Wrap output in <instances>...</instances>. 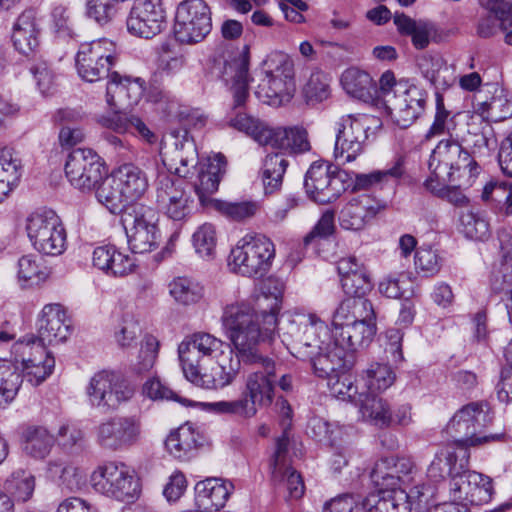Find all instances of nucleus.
<instances>
[{"label": "nucleus", "mask_w": 512, "mask_h": 512, "mask_svg": "<svg viewBox=\"0 0 512 512\" xmlns=\"http://www.w3.org/2000/svg\"><path fill=\"white\" fill-rule=\"evenodd\" d=\"M261 316L262 325L259 315L246 304L230 305L224 310L223 326L243 362L265 357L258 353L257 346L261 341L271 342L275 337L277 317L267 313V309L262 310Z\"/></svg>", "instance_id": "obj_1"}, {"label": "nucleus", "mask_w": 512, "mask_h": 512, "mask_svg": "<svg viewBox=\"0 0 512 512\" xmlns=\"http://www.w3.org/2000/svg\"><path fill=\"white\" fill-rule=\"evenodd\" d=\"M172 135L176 138L171 159L175 165V173L179 177L187 178L191 169L197 170L194 188L200 203L205 206L210 202L209 196L218 190L221 177L226 172V158L222 154H215L207 162L198 163L197 148L188 137V132L184 130L181 138L178 134L174 135V132Z\"/></svg>", "instance_id": "obj_2"}, {"label": "nucleus", "mask_w": 512, "mask_h": 512, "mask_svg": "<svg viewBox=\"0 0 512 512\" xmlns=\"http://www.w3.org/2000/svg\"><path fill=\"white\" fill-rule=\"evenodd\" d=\"M491 422L492 417L488 403L477 401L460 408L450 420L448 429L457 435L455 442L463 447L503 440L504 433L489 435L483 433V429Z\"/></svg>", "instance_id": "obj_3"}, {"label": "nucleus", "mask_w": 512, "mask_h": 512, "mask_svg": "<svg viewBox=\"0 0 512 512\" xmlns=\"http://www.w3.org/2000/svg\"><path fill=\"white\" fill-rule=\"evenodd\" d=\"M250 47L226 51L212 60L210 73L228 86L233 94L234 106H242L249 96Z\"/></svg>", "instance_id": "obj_4"}, {"label": "nucleus", "mask_w": 512, "mask_h": 512, "mask_svg": "<svg viewBox=\"0 0 512 512\" xmlns=\"http://www.w3.org/2000/svg\"><path fill=\"white\" fill-rule=\"evenodd\" d=\"M428 168L446 179L448 175L455 180L467 177L468 181L481 172L479 161L453 138L439 141L431 152Z\"/></svg>", "instance_id": "obj_5"}, {"label": "nucleus", "mask_w": 512, "mask_h": 512, "mask_svg": "<svg viewBox=\"0 0 512 512\" xmlns=\"http://www.w3.org/2000/svg\"><path fill=\"white\" fill-rule=\"evenodd\" d=\"M25 229L33 247L46 256H60L66 249V231L50 209L37 210L26 219Z\"/></svg>", "instance_id": "obj_6"}, {"label": "nucleus", "mask_w": 512, "mask_h": 512, "mask_svg": "<svg viewBox=\"0 0 512 512\" xmlns=\"http://www.w3.org/2000/svg\"><path fill=\"white\" fill-rule=\"evenodd\" d=\"M229 344L212 334L197 332L186 337L178 347L179 359L185 377L194 382L202 374V365L224 355Z\"/></svg>", "instance_id": "obj_7"}, {"label": "nucleus", "mask_w": 512, "mask_h": 512, "mask_svg": "<svg viewBox=\"0 0 512 512\" xmlns=\"http://www.w3.org/2000/svg\"><path fill=\"white\" fill-rule=\"evenodd\" d=\"M95 491L119 501L131 502L140 494V483L134 470L124 463L108 462L91 475Z\"/></svg>", "instance_id": "obj_8"}, {"label": "nucleus", "mask_w": 512, "mask_h": 512, "mask_svg": "<svg viewBox=\"0 0 512 512\" xmlns=\"http://www.w3.org/2000/svg\"><path fill=\"white\" fill-rule=\"evenodd\" d=\"M211 30V11L204 0H185L177 6L174 35L179 43L198 44Z\"/></svg>", "instance_id": "obj_9"}, {"label": "nucleus", "mask_w": 512, "mask_h": 512, "mask_svg": "<svg viewBox=\"0 0 512 512\" xmlns=\"http://www.w3.org/2000/svg\"><path fill=\"white\" fill-rule=\"evenodd\" d=\"M350 174L337 166L326 163H313L306 172L304 188L307 195L317 203L335 201L350 188Z\"/></svg>", "instance_id": "obj_10"}, {"label": "nucleus", "mask_w": 512, "mask_h": 512, "mask_svg": "<svg viewBox=\"0 0 512 512\" xmlns=\"http://www.w3.org/2000/svg\"><path fill=\"white\" fill-rule=\"evenodd\" d=\"M134 392L133 386L121 373L109 370L96 373L87 386L91 404L108 410H115L129 401Z\"/></svg>", "instance_id": "obj_11"}, {"label": "nucleus", "mask_w": 512, "mask_h": 512, "mask_svg": "<svg viewBox=\"0 0 512 512\" xmlns=\"http://www.w3.org/2000/svg\"><path fill=\"white\" fill-rule=\"evenodd\" d=\"M115 61V45L108 39L82 43L75 58L78 75L91 83L110 78Z\"/></svg>", "instance_id": "obj_12"}, {"label": "nucleus", "mask_w": 512, "mask_h": 512, "mask_svg": "<svg viewBox=\"0 0 512 512\" xmlns=\"http://www.w3.org/2000/svg\"><path fill=\"white\" fill-rule=\"evenodd\" d=\"M286 333L291 337L292 355L303 361L324 346L321 338L328 336V327L315 315H303L289 321Z\"/></svg>", "instance_id": "obj_13"}, {"label": "nucleus", "mask_w": 512, "mask_h": 512, "mask_svg": "<svg viewBox=\"0 0 512 512\" xmlns=\"http://www.w3.org/2000/svg\"><path fill=\"white\" fill-rule=\"evenodd\" d=\"M253 366V370L247 375L243 394L248 398L253 408L270 406L275 397L277 383V364L269 356L245 362Z\"/></svg>", "instance_id": "obj_14"}, {"label": "nucleus", "mask_w": 512, "mask_h": 512, "mask_svg": "<svg viewBox=\"0 0 512 512\" xmlns=\"http://www.w3.org/2000/svg\"><path fill=\"white\" fill-rule=\"evenodd\" d=\"M69 182L81 191H92L103 180L107 171L99 155L89 148L72 150L65 163Z\"/></svg>", "instance_id": "obj_15"}, {"label": "nucleus", "mask_w": 512, "mask_h": 512, "mask_svg": "<svg viewBox=\"0 0 512 512\" xmlns=\"http://www.w3.org/2000/svg\"><path fill=\"white\" fill-rule=\"evenodd\" d=\"M141 436V420L136 415H115L101 422L96 429L100 447L119 451L135 445Z\"/></svg>", "instance_id": "obj_16"}, {"label": "nucleus", "mask_w": 512, "mask_h": 512, "mask_svg": "<svg viewBox=\"0 0 512 512\" xmlns=\"http://www.w3.org/2000/svg\"><path fill=\"white\" fill-rule=\"evenodd\" d=\"M13 349L21 357L22 368H19V371L22 375V382L26 380L32 386H38L53 372L54 357L43 345H35L34 335L17 341Z\"/></svg>", "instance_id": "obj_17"}, {"label": "nucleus", "mask_w": 512, "mask_h": 512, "mask_svg": "<svg viewBox=\"0 0 512 512\" xmlns=\"http://www.w3.org/2000/svg\"><path fill=\"white\" fill-rule=\"evenodd\" d=\"M158 208L173 221H184L193 209L194 200L183 180L162 174L156 184Z\"/></svg>", "instance_id": "obj_18"}, {"label": "nucleus", "mask_w": 512, "mask_h": 512, "mask_svg": "<svg viewBox=\"0 0 512 512\" xmlns=\"http://www.w3.org/2000/svg\"><path fill=\"white\" fill-rule=\"evenodd\" d=\"M128 32L136 37L152 39L167 27L162 0H135L126 20Z\"/></svg>", "instance_id": "obj_19"}, {"label": "nucleus", "mask_w": 512, "mask_h": 512, "mask_svg": "<svg viewBox=\"0 0 512 512\" xmlns=\"http://www.w3.org/2000/svg\"><path fill=\"white\" fill-rule=\"evenodd\" d=\"M369 118L366 115L354 117L343 116L338 123L334 157L342 164L354 161L364 149L368 138L367 131Z\"/></svg>", "instance_id": "obj_20"}, {"label": "nucleus", "mask_w": 512, "mask_h": 512, "mask_svg": "<svg viewBox=\"0 0 512 512\" xmlns=\"http://www.w3.org/2000/svg\"><path fill=\"white\" fill-rule=\"evenodd\" d=\"M416 472L414 462L407 457H385L378 460L370 478L377 489H401L400 486L413 482Z\"/></svg>", "instance_id": "obj_21"}, {"label": "nucleus", "mask_w": 512, "mask_h": 512, "mask_svg": "<svg viewBox=\"0 0 512 512\" xmlns=\"http://www.w3.org/2000/svg\"><path fill=\"white\" fill-rule=\"evenodd\" d=\"M427 92L415 85L405 87L399 94H393L392 99H386L396 123L409 127L425 110Z\"/></svg>", "instance_id": "obj_22"}, {"label": "nucleus", "mask_w": 512, "mask_h": 512, "mask_svg": "<svg viewBox=\"0 0 512 512\" xmlns=\"http://www.w3.org/2000/svg\"><path fill=\"white\" fill-rule=\"evenodd\" d=\"M70 319L60 304H47L43 307L38 320V335L35 345H46L65 341L70 334Z\"/></svg>", "instance_id": "obj_23"}, {"label": "nucleus", "mask_w": 512, "mask_h": 512, "mask_svg": "<svg viewBox=\"0 0 512 512\" xmlns=\"http://www.w3.org/2000/svg\"><path fill=\"white\" fill-rule=\"evenodd\" d=\"M315 354L306 361L310 363L313 373L319 378L329 380L337 373L350 371L355 364V355L342 349L335 342L323 346Z\"/></svg>", "instance_id": "obj_24"}, {"label": "nucleus", "mask_w": 512, "mask_h": 512, "mask_svg": "<svg viewBox=\"0 0 512 512\" xmlns=\"http://www.w3.org/2000/svg\"><path fill=\"white\" fill-rule=\"evenodd\" d=\"M409 175L406 168V160L399 156L392 165L383 170H374L370 173H355L354 180L350 176L349 184L352 191L369 190L372 188L383 189L388 186L395 187L406 183Z\"/></svg>", "instance_id": "obj_25"}, {"label": "nucleus", "mask_w": 512, "mask_h": 512, "mask_svg": "<svg viewBox=\"0 0 512 512\" xmlns=\"http://www.w3.org/2000/svg\"><path fill=\"white\" fill-rule=\"evenodd\" d=\"M385 208L368 194L353 196L339 213L340 226L345 230L360 231Z\"/></svg>", "instance_id": "obj_26"}, {"label": "nucleus", "mask_w": 512, "mask_h": 512, "mask_svg": "<svg viewBox=\"0 0 512 512\" xmlns=\"http://www.w3.org/2000/svg\"><path fill=\"white\" fill-rule=\"evenodd\" d=\"M143 91V81L140 78L132 81L112 72L106 86V102L111 109L132 107L139 102Z\"/></svg>", "instance_id": "obj_27"}, {"label": "nucleus", "mask_w": 512, "mask_h": 512, "mask_svg": "<svg viewBox=\"0 0 512 512\" xmlns=\"http://www.w3.org/2000/svg\"><path fill=\"white\" fill-rule=\"evenodd\" d=\"M40 23L34 9L24 10L16 19L12 30V41L19 53L29 57L39 48Z\"/></svg>", "instance_id": "obj_28"}, {"label": "nucleus", "mask_w": 512, "mask_h": 512, "mask_svg": "<svg viewBox=\"0 0 512 512\" xmlns=\"http://www.w3.org/2000/svg\"><path fill=\"white\" fill-rule=\"evenodd\" d=\"M234 486L219 478H207L195 486V502L198 511L213 512L223 508Z\"/></svg>", "instance_id": "obj_29"}, {"label": "nucleus", "mask_w": 512, "mask_h": 512, "mask_svg": "<svg viewBox=\"0 0 512 512\" xmlns=\"http://www.w3.org/2000/svg\"><path fill=\"white\" fill-rule=\"evenodd\" d=\"M226 350L227 353L224 352V355L218 358V367L216 368L215 375L211 376L202 373L193 384L206 389H218L234 381L240 371L241 361L243 360L238 352L236 355L233 354L230 346Z\"/></svg>", "instance_id": "obj_30"}, {"label": "nucleus", "mask_w": 512, "mask_h": 512, "mask_svg": "<svg viewBox=\"0 0 512 512\" xmlns=\"http://www.w3.org/2000/svg\"><path fill=\"white\" fill-rule=\"evenodd\" d=\"M112 110V114L102 115L98 118L97 121L102 127L120 134H138L148 143L156 141V135L139 117L122 112L121 109Z\"/></svg>", "instance_id": "obj_31"}, {"label": "nucleus", "mask_w": 512, "mask_h": 512, "mask_svg": "<svg viewBox=\"0 0 512 512\" xmlns=\"http://www.w3.org/2000/svg\"><path fill=\"white\" fill-rule=\"evenodd\" d=\"M203 442V436L196 431L193 425L185 423L168 435L165 447L175 458L186 460L194 456Z\"/></svg>", "instance_id": "obj_32"}, {"label": "nucleus", "mask_w": 512, "mask_h": 512, "mask_svg": "<svg viewBox=\"0 0 512 512\" xmlns=\"http://www.w3.org/2000/svg\"><path fill=\"white\" fill-rule=\"evenodd\" d=\"M393 21L400 34L411 36L412 44L416 49H425L431 40H436L438 29L429 20H414L404 13L396 12Z\"/></svg>", "instance_id": "obj_33"}, {"label": "nucleus", "mask_w": 512, "mask_h": 512, "mask_svg": "<svg viewBox=\"0 0 512 512\" xmlns=\"http://www.w3.org/2000/svg\"><path fill=\"white\" fill-rule=\"evenodd\" d=\"M255 88V96L263 103L281 106L291 100L295 91L294 80L261 75Z\"/></svg>", "instance_id": "obj_34"}, {"label": "nucleus", "mask_w": 512, "mask_h": 512, "mask_svg": "<svg viewBox=\"0 0 512 512\" xmlns=\"http://www.w3.org/2000/svg\"><path fill=\"white\" fill-rule=\"evenodd\" d=\"M366 512H411L404 489H377L364 499Z\"/></svg>", "instance_id": "obj_35"}, {"label": "nucleus", "mask_w": 512, "mask_h": 512, "mask_svg": "<svg viewBox=\"0 0 512 512\" xmlns=\"http://www.w3.org/2000/svg\"><path fill=\"white\" fill-rule=\"evenodd\" d=\"M376 334V324L353 323L333 331L334 342L347 352L353 353L367 347Z\"/></svg>", "instance_id": "obj_36"}, {"label": "nucleus", "mask_w": 512, "mask_h": 512, "mask_svg": "<svg viewBox=\"0 0 512 512\" xmlns=\"http://www.w3.org/2000/svg\"><path fill=\"white\" fill-rule=\"evenodd\" d=\"M445 465L448 467V475L450 476V493L454 501L468 504L471 493V482H473V474L475 471L465 469V464L457 463V455L455 452H448L445 457Z\"/></svg>", "instance_id": "obj_37"}, {"label": "nucleus", "mask_w": 512, "mask_h": 512, "mask_svg": "<svg viewBox=\"0 0 512 512\" xmlns=\"http://www.w3.org/2000/svg\"><path fill=\"white\" fill-rule=\"evenodd\" d=\"M23 453L36 460L45 459L51 452L55 438L43 426H27L21 432Z\"/></svg>", "instance_id": "obj_38"}, {"label": "nucleus", "mask_w": 512, "mask_h": 512, "mask_svg": "<svg viewBox=\"0 0 512 512\" xmlns=\"http://www.w3.org/2000/svg\"><path fill=\"white\" fill-rule=\"evenodd\" d=\"M112 174L130 202L141 198L148 189L146 173L132 163L119 166Z\"/></svg>", "instance_id": "obj_39"}, {"label": "nucleus", "mask_w": 512, "mask_h": 512, "mask_svg": "<svg viewBox=\"0 0 512 512\" xmlns=\"http://www.w3.org/2000/svg\"><path fill=\"white\" fill-rule=\"evenodd\" d=\"M267 146L295 154L310 150L307 131L301 127L273 128Z\"/></svg>", "instance_id": "obj_40"}, {"label": "nucleus", "mask_w": 512, "mask_h": 512, "mask_svg": "<svg viewBox=\"0 0 512 512\" xmlns=\"http://www.w3.org/2000/svg\"><path fill=\"white\" fill-rule=\"evenodd\" d=\"M23 173V164L19 153L13 148L0 150V202L18 184Z\"/></svg>", "instance_id": "obj_41"}, {"label": "nucleus", "mask_w": 512, "mask_h": 512, "mask_svg": "<svg viewBox=\"0 0 512 512\" xmlns=\"http://www.w3.org/2000/svg\"><path fill=\"white\" fill-rule=\"evenodd\" d=\"M343 89L352 97L364 102L373 99L376 85L371 76L358 68L352 67L345 70L341 76Z\"/></svg>", "instance_id": "obj_42"}, {"label": "nucleus", "mask_w": 512, "mask_h": 512, "mask_svg": "<svg viewBox=\"0 0 512 512\" xmlns=\"http://www.w3.org/2000/svg\"><path fill=\"white\" fill-rule=\"evenodd\" d=\"M97 200L112 214L122 213L131 203L117 183L114 175H105L100 184L95 188Z\"/></svg>", "instance_id": "obj_43"}, {"label": "nucleus", "mask_w": 512, "mask_h": 512, "mask_svg": "<svg viewBox=\"0 0 512 512\" xmlns=\"http://www.w3.org/2000/svg\"><path fill=\"white\" fill-rule=\"evenodd\" d=\"M468 144L472 149L470 153L476 160L489 156L497 146V138L492 125L487 121H480L478 125L471 124L468 129Z\"/></svg>", "instance_id": "obj_44"}, {"label": "nucleus", "mask_w": 512, "mask_h": 512, "mask_svg": "<svg viewBox=\"0 0 512 512\" xmlns=\"http://www.w3.org/2000/svg\"><path fill=\"white\" fill-rule=\"evenodd\" d=\"M36 477L28 470L18 468L5 480L4 489L17 503H26L34 495Z\"/></svg>", "instance_id": "obj_45"}, {"label": "nucleus", "mask_w": 512, "mask_h": 512, "mask_svg": "<svg viewBox=\"0 0 512 512\" xmlns=\"http://www.w3.org/2000/svg\"><path fill=\"white\" fill-rule=\"evenodd\" d=\"M360 411L364 418L369 419L379 428H388L391 421L389 402L376 393L360 394Z\"/></svg>", "instance_id": "obj_46"}, {"label": "nucleus", "mask_w": 512, "mask_h": 512, "mask_svg": "<svg viewBox=\"0 0 512 512\" xmlns=\"http://www.w3.org/2000/svg\"><path fill=\"white\" fill-rule=\"evenodd\" d=\"M158 215L155 209L142 203L131 202L121 213V222L125 230L157 229Z\"/></svg>", "instance_id": "obj_47"}, {"label": "nucleus", "mask_w": 512, "mask_h": 512, "mask_svg": "<svg viewBox=\"0 0 512 512\" xmlns=\"http://www.w3.org/2000/svg\"><path fill=\"white\" fill-rule=\"evenodd\" d=\"M230 126L250 136L262 146H267L273 127L265 121L247 113H237L230 120Z\"/></svg>", "instance_id": "obj_48"}, {"label": "nucleus", "mask_w": 512, "mask_h": 512, "mask_svg": "<svg viewBox=\"0 0 512 512\" xmlns=\"http://www.w3.org/2000/svg\"><path fill=\"white\" fill-rule=\"evenodd\" d=\"M51 270L44 258H19L18 281L22 288H30L45 282Z\"/></svg>", "instance_id": "obj_49"}, {"label": "nucleus", "mask_w": 512, "mask_h": 512, "mask_svg": "<svg viewBox=\"0 0 512 512\" xmlns=\"http://www.w3.org/2000/svg\"><path fill=\"white\" fill-rule=\"evenodd\" d=\"M288 161L282 153L268 154L262 167V182L265 194H272L281 185L286 172Z\"/></svg>", "instance_id": "obj_50"}, {"label": "nucleus", "mask_w": 512, "mask_h": 512, "mask_svg": "<svg viewBox=\"0 0 512 512\" xmlns=\"http://www.w3.org/2000/svg\"><path fill=\"white\" fill-rule=\"evenodd\" d=\"M22 385L19 367L7 361H0V406L13 401Z\"/></svg>", "instance_id": "obj_51"}, {"label": "nucleus", "mask_w": 512, "mask_h": 512, "mask_svg": "<svg viewBox=\"0 0 512 512\" xmlns=\"http://www.w3.org/2000/svg\"><path fill=\"white\" fill-rule=\"evenodd\" d=\"M22 385L19 367L7 361H0V406L13 401Z\"/></svg>", "instance_id": "obj_52"}, {"label": "nucleus", "mask_w": 512, "mask_h": 512, "mask_svg": "<svg viewBox=\"0 0 512 512\" xmlns=\"http://www.w3.org/2000/svg\"><path fill=\"white\" fill-rule=\"evenodd\" d=\"M395 373L392 368L385 363H371L362 372V379L368 393L381 392L389 388L395 381Z\"/></svg>", "instance_id": "obj_53"}, {"label": "nucleus", "mask_w": 512, "mask_h": 512, "mask_svg": "<svg viewBox=\"0 0 512 512\" xmlns=\"http://www.w3.org/2000/svg\"><path fill=\"white\" fill-rule=\"evenodd\" d=\"M232 256H275L272 241L262 234H247L231 250Z\"/></svg>", "instance_id": "obj_54"}, {"label": "nucleus", "mask_w": 512, "mask_h": 512, "mask_svg": "<svg viewBox=\"0 0 512 512\" xmlns=\"http://www.w3.org/2000/svg\"><path fill=\"white\" fill-rule=\"evenodd\" d=\"M261 75L294 80V61L285 52L272 51L261 62Z\"/></svg>", "instance_id": "obj_55"}, {"label": "nucleus", "mask_w": 512, "mask_h": 512, "mask_svg": "<svg viewBox=\"0 0 512 512\" xmlns=\"http://www.w3.org/2000/svg\"><path fill=\"white\" fill-rule=\"evenodd\" d=\"M379 291L388 298L410 299L415 297L414 283L408 274L388 276L379 284Z\"/></svg>", "instance_id": "obj_56"}, {"label": "nucleus", "mask_w": 512, "mask_h": 512, "mask_svg": "<svg viewBox=\"0 0 512 512\" xmlns=\"http://www.w3.org/2000/svg\"><path fill=\"white\" fill-rule=\"evenodd\" d=\"M484 201L499 204V213L512 216V183H488L482 192Z\"/></svg>", "instance_id": "obj_57"}, {"label": "nucleus", "mask_w": 512, "mask_h": 512, "mask_svg": "<svg viewBox=\"0 0 512 512\" xmlns=\"http://www.w3.org/2000/svg\"><path fill=\"white\" fill-rule=\"evenodd\" d=\"M283 283L273 277L261 281L259 284V294L256 296L258 306L263 308L264 305L261 301H270L266 305L267 313H273L277 317L278 312L281 309L282 295H283Z\"/></svg>", "instance_id": "obj_58"}, {"label": "nucleus", "mask_w": 512, "mask_h": 512, "mask_svg": "<svg viewBox=\"0 0 512 512\" xmlns=\"http://www.w3.org/2000/svg\"><path fill=\"white\" fill-rule=\"evenodd\" d=\"M228 268L232 273L245 277H262L271 267V258H233Z\"/></svg>", "instance_id": "obj_59"}, {"label": "nucleus", "mask_w": 512, "mask_h": 512, "mask_svg": "<svg viewBox=\"0 0 512 512\" xmlns=\"http://www.w3.org/2000/svg\"><path fill=\"white\" fill-rule=\"evenodd\" d=\"M169 287L172 297L184 305L196 303L203 295V288L186 277L175 278Z\"/></svg>", "instance_id": "obj_60"}, {"label": "nucleus", "mask_w": 512, "mask_h": 512, "mask_svg": "<svg viewBox=\"0 0 512 512\" xmlns=\"http://www.w3.org/2000/svg\"><path fill=\"white\" fill-rule=\"evenodd\" d=\"M211 203L217 211L235 221L252 217L259 210V203L255 201L227 202L211 200Z\"/></svg>", "instance_id": "obj_61"}, {"label": "nucleus", "mask_w": 512, "mask_h": 512, "mask_svg": "<svg viewBox=\"0 0 512 512\" xmlns=\"http://www.w3.org/2000/svg\"><path fill=\"white\" fill-rule=\"evenodd\" d=\"M460 222L467 238L484 240L490 234L488 221L478 212L467 211L462 213Z\"/></svg>", "instance_id": "obj_62"}, {"label": "nucleus", "mask_w": 512, "mask_h": 512, "mask_svg": "<svg viewBox=\"0 0 512 512\" xmlns=\"http://www.w3.org/2000/svg\"><path fill=\"white\" fill-rule=\"evenodd\" d=\"M211 409L219 414H227L242 419H250L257 412L244 394L242 397L232 401H218L210 404Z\"/></svg>", "instance_id": "obj_63"}, {"label": "nucleus", "mask_w": 512, "mask_h": 512, "mask_svg": "<svg viewBox=\"0 0 512 512\" xmlns=\"http://www.w3.org/2000/svg\"><path fill=\"white\" fill-rule=\"evenodd\" d=\"M125 0H87V15L100 25L109 23L117 14L120 3Z\"/></svg>", "instance_id": "obj_64"}]
</instances>
